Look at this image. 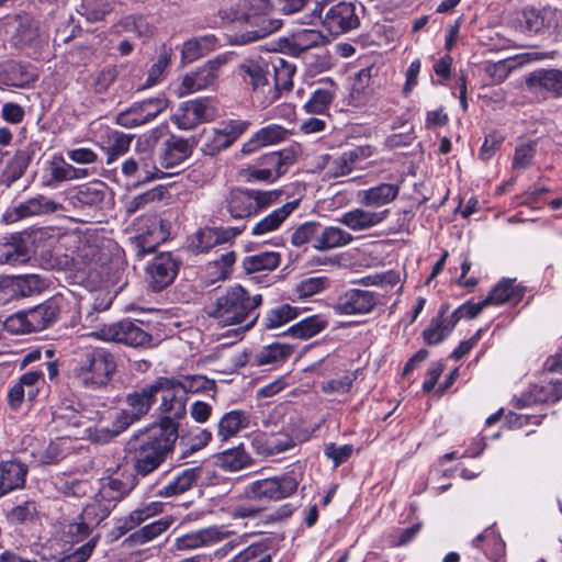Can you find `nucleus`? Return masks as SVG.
I'll use <instances>...</instances> for the list:
<instances>
[{
  "instance_id": "obj_63",
  "label": "nucleus",
  "mask_w": 562,
  "mask_h": 562,
  "mask_svg": "<svg viewBox=\"0 0 562 562\" xmlns=\"http://www.w3.org/2000/svg\"><path fill=\"white\" fill-rule=\"evenodd\" d=\"M246 499L241 501L229 509V515L234 519H244V518H256L258 517L263 507L260 506L258 499H250L245 495Z\"/></svg>"
},
{
  "instance_id": "obj_61",
  "label": "nucleus",
  "mask_w": 562,
  "mask_h": 562,
  "mask_svg": "<svg viewBox=\"0 0 562 562\" xmlns=\"http://www.w3.org/2000/svg\"><path fill=\"white\" fill-rule=\"evenodd\" d=\"M115 122L125 128H134L148 123L138 102L133 103L128 109L120 112L116 115Z\"/></svg>"
},
{
  "instance_id": "obj_27",
  "label": "nucleus",
  "mask_w": 562,
  "mask_h": 562,
  "mask_svg": "<svg viewBox=\"0 0 562 562\" xmlns=\"http://www.w3.org/2000/svg\"><path fill=\"white\" fill-rule=\"evenodd\" d=\"M319 87L316 88L310 99L304 104V110L311 114L327 113L333 103L338 86L330 78H324L318 81Z\"/></svg>"
},
{
  "instance_id": "obj_2",
  "label": "nucleus",
  "mask_w": 562,
  "mask_h": 562,
  "mask_svg": "<svg viewBox=\"0 0 562 562\" xmlns=\"http://www.w3.org/2000/svg\"><path fill=\"white\" fill-rule=\"evenodd\" d=\"M262 304V295L250 293L241 285H234L216 296L205 306L209 317L223 326L240 325L243 331L252 328L258 319V307Z\"/></svg>"
},
{
  "instance_id": "obj_35",
  "label": "nucleus",
  "mask_w": 562,
  "mask_h": 562,
  "mask_svg": "<svg viewBox=\"0 0 562 562\" xmlns=\"http://www.w3.org/2000/svg\"><path fill=\"white\" fill-rule=\"evenodd\" d=\"M288 131L281 125L271 124L260 128L247 143L243 145V153L249 154L261 146L274 145L286 139Z\"/></svg>"
},
{
  "instance_id": "obj_14",
  "label": "nucleus",
  "mask_w": 562,
  "mask_h": 562,
  "mask_svg": "<svg viewBox=\"0 0 562 562\" xmlns=\"http://www.w3.org/2000/svg\"><path fill=\"white\" fill-rule=\"evenodd\" d=\"M562 21V12L555 8L544 7L540 10L526 8L517 19L518 30L527 35L558 29Z\"/></svg>"
},
{
  "instance_id": "obj_48",
  "label": "nucleus",
  "mask_w": 562,
  "mask_h": 562,
  "mask_svg": "<svg viewBox=\"0 0 562 562\" xmlns=\"http://www.w3.org/2000/svg\"><path fill=\"white\" fill-rule=\"evenodd\" d=\"M110 513V503L99 499L86 505L78 517L92 530L108 518Z\"/></svg>"
},
{
  "instance_id": "obj_52",
  "label": "nucleus",
  "mask_w": 562,
  "mask_h": 562,
  "mask_svg": "<svg viewBox=\"0 0 562 562\" xmlns=\"http://www.w3.org/2000/svg\"><path fill=\"white\" fill-rule=\"evenodd\" d=\"M150 227L146 234L142 235V247L144 251H153L155 245L166 240L168 231L166 229V222L161 218L154 216L150 221Z\"/></svg>"
},
{
  "instance_id": "obj_55",
  "label": "nucleus",
  "mask_w": 562,
  "mask_h": 562,
  "mask_svg": "<svg viewBox=\"0 0 562 562\" xmlns=\"http://www.w3.org/2000/svg\"><path fill=\"white\" fill-rule=\"evenodd\" d=\"M140 417L135 416V413L132 411H121L116 416L114 428L98 430L97 440L104 442L110 441L111 439L117 437L122 431H124L128 426H131Z\"/></svg>"
},
{
  "instance_id": "obj_39",
  "label": "nucleus",
  "mask_w": 562,
  "mask_h": 562,
  "mask_svg": "<svg viewBox=\"0 0 562 562\" xmlns=\"http://www.w3.org/2000/svg\"><path fill=\"white\" fill-rule=\"evenodd\" d=\"M250 415L245 411L234 409L225 413L218 422L217 436L227 440L236 436L240 430L249 427Z\"/></svg>"
},
{
  "instance_id": "obj_9",
  "label": "nucleus",
  "mask_w": 562,
  "mask_h": 562,
  "mask_svg": "<svg viewBox=\"0 0 562 562\" xmlns=\"http://www.w3.org/2000/svg\"><path fill=\"white\" fill-rule=\"evenodd\" d=\"M358 5L355 2H315L312 15L322 21L323 26L334 36L356 30L360 25Z\"/></svg>"
},
{
  "instance_id": "obj_12",
  "label": "nucleus",
  "mask_w": 562,
  "mask_h": 562,
  "mask_svg": "<svg viewBox=\"0 0 562 562\" xmlns=\"http://www.w3.org/2000/svg\"><path fill=\"white\" fill-rule=\"evenodd\" d=\"M249 127V122L241 120H231L223 122L220 127L211 131H204L205 144L202 151L207 156H215L221 150L232 146Z\"/></svg>"
},
{
  "instance_id": "obj_30",
  "label": "nucleus",
  "mask_w": 562,
  "mask_h": 562,
  "mask_svg": "<svg viewBox=\"0 0 562 562\" xmlns=\"http://www.w3.org/2000/svg\"><path fill=\"white\" fill-rule=\"evenodd\" d=\"M562 397V381H550L546 385L535 384L517 398V407L524 408L537 403L558 402Z\"/></svg>"
},
{
  "instance_id": "obj_21",
  "label": "nucleus",
  "mask_w": 562,
  "mask_h": 562,
  "mask_svg": "<svg viewBox=\"0 0 562 562\" xmlns=\"http://www.w3.org/2000/svg\"><path fill=\"white\" fill-rule=\"evenodd\" d=\"M193 147L194 142L190 143V139L170 135L160 148L159 164L161 168L172 169L178 167L192 155Z\"/></svg>"
},
{
  "instance_id": "obj_45",
  "label": "nucleus",
  "mask_w": 562,
  "mask_h": 562,
  "mask_svg": "<svg viewBox=\"0 0 562 562\" xmlns=\"http://www.w3.org/2000/svg\"><path fill=\"white\" fill-rule=\"evenodd\" d=\"M300 310L288 303L270 308L263 317L262 325L266 329H277L299 316Z\"/></svg>"
},
{
  "instance_id": "obj_5",
  "label": "nucleus",
  "mask_w": 562,
  "mask_h": 562,
  "mask_svg": "<svg viewBox=\"0 0 562 562\" xmlns=\"http://www.w3.org/2000/svg\"><path fill=\"white\" fill-rule=\"evenodd\" d=\"M155 397L160 394L161 403L158 406L159 423L151 428L161 430H172V437L178 439L179 420L187 415V396L182 395L181 390L176 385L175 378L159 376L154 381Z\"/></svg>"
},
{
  "instance_id": "obj_42",
  "label": "nucleus",
  "mask_w": 562,
  "mask_h": 562,
  "mask_svg": "<svg viewBox=\"0 0 562 562\" xmlns=\"http://www.w3.org/2000/svg\"><path fill=\"white\" fill-rule=\"evenodd\" d=\"M328 321L321 315L306 317L288 329V334L300 339H308L323 331Z\"/></svg>"
},
{
  "instance_id": "obj_41",
  "label": "nucleus",
  "mask_w": 562,
  "mask_h": 562,
  "mask_svg": "<svg viewBox=\"0 0 562 562\" xmlns=\"http://www.w3.org/2000/svg\"><path fill=\"white\" fill-rule=\"evenodd\" d=\"M281 256L277 251H263L256 255L246 256L243 259L241 267L247 274L272 271L280 265Z\"/></svg>"
},
{
  "instance_id": "obj_43",
  "label": "nucleus",
  "mask_w": 562,
  "mask_h": 562,
  "mask_svg": "<svg viewBox=\"0 0 562 562\" xmlns=\"http://www.w3.org/2000/svg\"><path fill=\"white\" fill-rule=\"evenodd\" d=\"M30 156L25 151H18L7 164L1 177L0 183L7 188L11 187L25 172L30 165Z\"/></svg>"
},
{
  "instance_id": "obj_31",
  "label": "nucleus",
  "mask_w": 562,
  "mask_h": 562,
  "mask_svg": "<svg viewBox=\"0 0 562 562\" xmlns=\"http://www.w3.org/2000/svg\"><path fill=\"white\" fill-rule=\"evenodd\" d=\"M449 305L442 304L437 316L430 321L428 327L423 331V338L427 345L435 346L446 339L456 327V319L448 317Z\"/></svg>"
},
{
  "instance_id": "obj_3",
  "label": "nucleus",
  "mask_w": 562,
  "mask_h": 562,
  "mask_svg": "<svg viewBox=\"0 0 562 562\" xmlns=\"http://www.w3.org/2000/svg\"><path fill=\"white\" fill-rule=\"evenodd\" d=\"M115 368L114 356L106 349L79 347L74 358L72 376L80 385L95 390L108 384Z\"/></svg>"
},
{
  "instance_id": "obj_46",
  "label": "nucleus",
  "mask_w": 562,
  "mask_h": 562,
  "mask_svg": "<svg viewBox=\"0 0 562 562\" xmlns=\"http://www.w3.org/2000/svg\"><path fill=\"white\" fill-rule=\"evenodd\" d=\"M154 402V382L142 387L139 391H135L134 393L128 394L126 397V403L131 407V411L135 413V416L139 417L148 413Z\"/></svg>"
},
{
  "instance_id": "obj_53",
  "label": "nucleus",
  "mask_w": 562,
  "mask_h": 562,
  "mask_svg": "<svg viewBox=\"0 0 562 562\" xmlns=\"http://www.w3.org/2000/svg\"><path fill=\"white\" fill-rule=\"evenodd\" d=\"M38 514L37 504L34 499H27L15 505L8 513L7 518L12 525L33 522Z\"/></svg>"
},
{
  "instance_id": "obj_16",
  "label": "nucleus",
  "mask_w": 562,
  "mask_h": 562,
  "mask_svg": "<svg viewBox=\"0 0 562 562\" xmlns=\"http://www.w3.org/2000/svg\"><path fill=\"white\" fill-rule=\"evenodd\" d=\"M380 296L368 290L350 289L344 292L333 305L338 315H366L373 311Z\"/></svg>"
},
{
  "instance_id": "obj_13",
  "label": "nucleus",
  "mask_w": 562,
  "mask_h": 562,
  "mask_svg": "<svg viewBox=\"0 0 562 562\" xmlns=\"http://www.w3.org/2000/svg\"><path fill=\"white\" fill-rule=\"evenodd\" d=\"M181 261L171 252L156 255L146 267V278L153 291H161L176 279Z\"/></svg>"
},
{
  "instance_id": "obj_29",
  "label": "nucleus",
  "mask_w": 562,
  "mask_h": 562,
  "mask_svg": "<svg viewBox=\"0 0 562 562\" xmlns=\"http://www.w3.org/2000/svg\"><path fill=\"white\" fill-rule=\"evenodd\" d=\"M400 193V186L382 182L358 192V202L366 207H382L393 202Z\"/></svg>"
},
{
  "instance_id": "obj_23",
  "label": "nucleus",
  "mask_w": 562,
  "mask_h": 562,
  "mask_svg": "<svg viewBox=\"0 0 562 562\" xmlns=\"http://www.w3.org/2000/svg\"><path fill=\"white\" fill-rule=\"evenodd\" d=\"M295 446L293 438L286 432H259L251 439V447L258 456L272 457Z\"/></svg>"
},
{
  "instance_id": "obj_25",
  "label": "nucleus",
  "mask_w": 562,
  "mask_h": 562,
  "mask_svg": "<svg viewBox=\"0 0 562 562\" xmlns=\"http://www.w3.org/2000/svg\"><path fill=\"white\" fill-rule=\"evenodd\" d=\"M526 85L535 92L546 93L554 98L562 97V70H536L528 76Z\"/></svg>"
},
{
  "instance_id": "obj_37",
  "label": "nucleus",
  "mask_w": 562,
  "mask_h": 562,
  "mask_svg": "<svg viewBox=\"0 0 562 562\" xmlns=\"http://www.w3.org/2000/svg\"><path fill=\"white\" fill-rule=\"evenodd\" d=\"M273 70V82L271 88L276 89V101L280 98L283 91H290L293 87V76L295 74V66L288 60L276 57L271 59L270 71Z\"/></svg>"
},
{
  "instance_id": "obj_44",
  "label": "nucleus",
  "mask_w": 562,
  "mask_h": 562,
  "mask_svg": "<svg viewBox=\"0 0 562 562\" xmlns=\"http://www.w3.org/2000/svg\"><path fill=\"white\" fill-rule=\"evenodd\" d=\"M171 525L170 518H160L158 520H155L148 525L143 526L142 528L137 529L133 533L130 535L128 541L133 544L142 546L145 544L157 537H159L161 533L168 530V528Z\"/></svg>"
},
{
  "instance_id": "obj_6",
  "label": "nucleus",
  "mask_w": 562,
  "mask_h": 562,
  "mask_svg": "<svg viewBox=\"0 0 562 562\" xmlns=\"http://www.w3.org/2000/svg\"><path fill=\"white\" fill-rule=\"evenodd\" d=\"M353 236L338 226H322L318 222L307 221L299 225L291 234V244L302 247L312 244L318 251H328L351 244Z\"/></svg>"
},
{
  "instance_id": "obj_8",
  "label": "nucleus",
  "mask_w": 562,
  "mask_h": 562,
  "mask_svg": "<svg viewBox=\"0 0 562 562\" xmlns=\"http://www.w3.org/2000/svg\"><path fill=\"white\" fill-rule=\"evenodd\" d=\"M241 19L255 29L235 35V43L250 44L277 32L282 26L280 19L268 18L273 10L270 0H246L243 4Z\"/></svg>"
},
{
  "instance_id": "obj_7",
  "label": "nucleus",
  "mask_w": 562,
  "mask_h": 562,
  "mask_svg": "<svg viewBox=\"0 0 562 562\" xmlns=\"http://www.w3.org/2000/svg\"><path fill=\"white\" fill-rule=\"evenodd\" d=\"M279 196L278 191L235 188L223 196L220 213L225 210L234 220L247 218L278 202Z\"/></svg>"
},
{
  "instance_id": "obj_10",
  "label": "nucleus",
  "mask_w": 562,
  "mask_h": 562,
  "mask_svg": "<svg viewBox=\"0 0 562 562\" xmlns=\"http://www.w3.org/2000/svg\"><path fill=\"white\" fill-rule=\"evenodd\" d=\"M299 487V481L293 473H283L251 482L245 487V495L259 503L279 502L292 496Z\"/></svg>"
},
{
  "instance_id": "obj_36",
  "label": "nucleus",
  "mask_w": 562,
  "mask_h": 562,
  "mask_svg": "<svg viewBox=\"0 0 562 562\" xmlns=\"http://www.w3.org/2000/svg\"><path fill=\"white\" fill-rule=\"evenodd\" d=\"M218 40L213 34L193 37L183 43L181 49V61L183 64H191L204 55L214 50L217 46Z\"/></svg>"
},
{
  "instance_id": "obj_51",
  "label": "nucleus",
  "mask_w": 562,
  "mask_h": 562,
  "mask_svg": "<svg viewBox=\"0 0 562 562\" xmlns=\"http://www.w3.org/2000/svg\"><path fill=\"white\" fill-rule=\"evenodd\" d=\"M176 385L180 387L184 396L188 393H206L215 389L214 380H210L205 375H184L181 379H176Z\"/></svg>"
},
{
  "instance_id": "obj_20",
  "label": "nucleus",
  "mask_w": 562,
  "mask_h": 562,
  "mask_svg": "<svg viewBox=\"0 0 562 562\" xmlns=\"http://www.w3.org/2000/svg\"><path fill=\"white\" fill-rule=\"evenodd\" d=\"M233 531L212 526L177 537L175 547L178 550H194L207 547L227 539Z\"/></svg>"
},
{
  "instance_id": "obj_40",
  "label": "nucleus",
  "mask_w": 562,
  "mask_h": 562,
  "mask_svg": "<svg viewBox=\"0 0 562 562\" xmlns=\"http://www.w3.org/2000/svg\"><path fill=\"white\" fill-rule=\"evenodd\" d=\"M292 346L286 344L273 342L259 350L254 357V363L257 366H278L288 360L293 353Z\"/></svg>"
},
{
  "instance_id": "obj_33",
  "label": "nucleus",
  "mask_w": 562,
  "mask_h": 562,
  "mask_svg": "<svg viewBox=\"0 0 562 562\" xmlns=\"http://www.w3.org/2000/svg\"><path fill=\"white\" fill-rule=\"evenodd\" d=\"M200 475L201 468L199 467L184 469L166 485L159 487L156 491V495L159 497L168 498L183 494L192 487Z\"/></svg>"
},
{
  "instance_id": "obj_34",
  "label": "nucleus",
  "mask_w": 562,
  "mask_h": 562,
  "mask_svg": "<svg viewBox=\"0 0 562 562\" xmlns=\"http://www.w3.org/2000/svg\"><path fill=\"white\" fill-rule=\"evenodd\" d=\"M162 510L164 504L161 502L154 501L143 503L121 521V525L117 526V530L120 531V535H125L149 518L161 514Z\"/></svg>"
},
{
  "instance_id": "obj_26",
  "label": "nucleus",
  "mask_w": 562,
  "mask_h": 562,
  "mask_svg": "<svg viewBox=\"0 0 562 562\" xmlns=\"http://www.w3.org/2000/svg\"><path fill=\"white\" fill-rule=\"evenodd\" d=\"M389 213V210L375 212L357 207L344 213L337 221L353 232H360L380 225Z\"/></svg>"
},
{
  "instance_id": "obj_38",
  "label": "nucleus",
  "mask_w": 562,
  "mask_h": 562,
  "mask_svg": "<svg viewBox=\"0 0 562 562\" xmlns=\"http://www.w3.org/2000/svg\"><path fill=\"white\" fill-rule=\"evenodd\" d=\"M525 288L515 283V279H503L486 297L488 305L509 302L517 304L522 300Z\"/></svg>"
},
{
  "instance_id": "obj_59",
  "label": "nucleus",
  "mask_w": 562,
  "mask_h": 562,
  "mask_svg": "<svg viewBox=\"0 0 562 562\" xmlns=\"http://www.w3.org/2000/svg\"><path fill=\"white\" fill-rule=\"evenodd\" d=\"M27 259V250L21 244L8 243L0 246V265L15 266L26 262Z\"/></svg>"
},
{
  "instance_id": "obj_1",
  "label": "nucleus",
  "mask_w": 562,
  "mask_h": 562,
  "mask_svg": "<svg viewBox=\"0 0 562 562\" xmlns=\"http://www.w3.org/2000/svg\"><path fill=\"white\" fill-rule=\"evenodd\" d=\"M172 430L167 434L146 428L134 434L125 446V462L135 477H146L155 472L173 451L176 438Z\"/></svg>"
},
{
  "instance_id": "obj_58",
  "label": "nucleus",
  "mask_w": 562,
  "mask_h": 562,
  "mask_svg": "<svg viewBox=\"0 0 562 562\" xmlns=\"http://www.w3.org/2000/svg\"><path fill=\"white\" fill-rule=\"evenodd\" d=\"M110 0H83L79 11L89 22H98L112 11Z\"/></svg>"
},
{
  "instance_id": "obj_19",
  "label": "nucleus",
  "mask_w": 562,
  "mask_h": 562,
  "mask_svg": "<svg viewBox=\"0 0 562 562\" xmlns=\"http://www.w3.org/2000/svg\"><path fill=\"white\" fill-rule=\"evenodd\" d=\"M212 117L213 111L209 101L200 98L183 102L172 115L171 121L179 130L189 131L203 122L212 120Z\"/></svg>"
},
{
  "instance_id": "obj_50",
  "label": "nucleus",
  "mask_w": 562,
  "mask_h": 562,
  "mask_svg": "<svg viewBox=\"0 0 562 562\" xmlns=\"http://www.w3.org/2000/svg\"><path fill=\"white\" fill-rule=\"evenodd\" d=\"M364 157L366 153L363 148L358 147L345 151L339 157L331 160L329 170L335 177L346 176L353 170L355 164Z\"/></svg>"
},
{
  "instance_id": "obj_11",
  "label": "nucleus",
  "mask_w": 562,
  "mask_h": 562,
  "mask_svg": "<svg viewBox=\"0 0 562 562\" xmlns=\"http://www.w3.org/2000/svg\"><path fill=\"white\" fill-rule=\"evenodd\" d=\"M89 336L131 347H143L148 345L151 340V336L142 328V324L131 319H122L116 323L103 325L98 330L90 333Z\"/></svg>"
},
{
  "instance_id": "obj_54",
  "label": "nucleus",
  "mask_w": 562,
  "mask_h": 562,
  "mask_svg": "<svg viewBox=\"0 0 562 562\" xmlns=\"http://www.w3.org/2000/svg\"><path fill=\"white\" fill-rule=\"evenodd\" d=\"M52 483L57 492L68 497H80L87 492L86 482L65 474L54 476Z\"/></svg>"
},
{
  "instance_id": "obj_56",
  "label": "nucleus",
  "mask_w": 562,
  "mask_h": 562,
  "mask_svg": "<svg viewBox=\"0 0 562 562\" xmlns=\"http://www.w3.org/2000/svg\"><path fill=\"white\" fill-rule=\"evenodd\" d=\"M229 562H271L268 546L263 542L252 543L233 557Z\"/></svg>"
},
{
  "instance_id": "obj_60",
  "label": "nucleus",
  "mask_w": 562,
  "mask_h": 562,
  "mask_svg": "<svg viewBox=\"0 0 562 562\" xmlns=\"http://www.w3.org/2000/svg\"><path fill=\"white\" fill-rule=\"evenodd\" d=\"M104 195V184L97 182L82 186L77 193V200L82 205L97 206L103 202Z\"/></svg>"
},
{
  "instance_id": "obj_64",
  "label": "nucleus",
  "mask_w": 562,
  "mask_h": 562,
  "mask_svg": "<svg viewBox=\"0 0 562 562\" xmlns=\"http://www.w3.org/2000/svg\"><path fill=\"white\" fill-rule=\"evenodd\" d=\"M31 80H33V76L27 71L23 70V67L15 63H9L5 66V77L3 79V83L11 87H25Z\"/></svg>"
},
{
  "instance_id": "obj_4",
  "label": "nucleus",
  "mask_w": 562,
  "mask_h": 562,
  "mask_svg": "<svg viewBox=\"0 0 562 562\" xmlns=\"http://www.w3.org/2000/svg\"><path fill=\"white\" fill-rule=\"evenodd\" d=\"M271 58L254 53L237 64L234 72L250 92L252 101L266 108L276 102V89L271 88Z\"/></svg>"
},
{
  "instance_id": "obj_18",
  "label": "nucleus",
  "mask_w": 562,
  "mask_h": 562,
  "mask_svg": "<svg viewBox=\"0 0 562 562\" xmlns=\"http://www.w3.org/2000/svg\"><path fill=\"white\" fill-rule=\"evenodd\" d=\"M226 63V58L217 56L209 60L195 71L187 74L180 86L181 94H189L212 87L218 77L220 68Z\"/></svg>"
},
{
  "instance_id": "obj_22",
  "label": "nucleus",
  "mask_w": 562,
  "mask_h": 562,
  "mask_svg": "<svg viewBox=\"0 0 562 562\" xmlns=\"http://www.w3.org/2000/svg\"><path fill=\"white\" fill-rule=\"evenodd\" d=\"M29 467L18 458L0 462V498L25 486Z\"/></svg>"
},
{
  "instance_id": "obj_57",
  "label": "nucleus",
  "mask_w": 562,
  "mask_h": 562,
  "mask_svg": "<svg viewBox=\"0 0 562 562\" xmlns=\"http://www.w3.org/2000/svg\"><path fill=\"white\" fill-rule=\"evenodd\" d=\"M100 536L91 537L87 542L77 548H70L64 555L56 560V562H87L93 553Z\"/></svg>"
},
{
  "instance_id": "obj_28",
  "label": "nucleus",
  "mask_w": 562,
  "mask_h": 562,
  "mask_svg": "<svg viewBox=\"0 0 562 562\" xmlns=\"http://www.w3.org/2000/svg\"><path fill=\"white\" fill-rule=\"evenodd\" d=\"M289 156L282 151H271L259 158V168H254L250 176L260 181H273L285 172Z\"/></svg>"
},
{
  "instance_id": "obj_62",
  "label": "nucleus",
  "mask_w": 562,
  "mask_h": 562,
  "mask_svg": "<svg viewBox=\"0 0 562 562\" xmlns=\"http://www.w3.org/2000/svg\"><path fill=\"white\" fill-rule=\"evenodd\" d=\"M91 531L92 530L78 517L77 520L64 525L63 538L68 543L77 544L86 540Z\"/></svg>"
},
{
  "instance_id": "obj_32",
  "label": "nucleus",
  "mask_w": 562,
  "mask_h": 562,
  "mask_svg": "<svg viewBox=\"0 0 562 562\" xmlns=\"http://www.w3.org/2000/svg\"><path fill=\"white\" fill-rule=\"evenodd\" d=\"M299 204L300 201L294 200L273 210L252 226L251 235L262 236L279 229L284 221L299 207Z\"/></svg>"
},
{
  "instance_id": "obj_49",
  "label": "nucleus",
  "mask_w": 562,
  "mask_h": 562,
  "mask_svg": "<svg viewBox=\"0 0 562 562\" xmlns=\"http://www.w3.org/2000/svg\"><path fill=\"white\" fill-rule=\"evenodd\" d=\"M119 27L123 32L133 33L144 43L151 38L155 33V27L144 16H126L121 20V22L119 23Z\"/></svg>"
},
{
  "instance_id": "obj_15",
  "label": "nucleus",
  "mask_w": 562,
  "mask_h": 562,
  "mask_svg": "<svg viewBox=\"0 0 562 562\" xmlns=\"http://www.w3.org/2000/svg\"><path fill=\"white\" fill-rule=\"evenodd\" d=\"M59 315V306L55 302H46L37 305L36 307L25 312L10 316L5 321L7 328H16L14 323L24 324L27 331H41L53 323H55Z\"/></svg>"
},
{
  "instance_id": "obj_47",
  "label": "nucleus",
  "mask_w": 562,
  "mask_h": 562,
  "mask_svg": "<svg viewBox=\"0 0 562 562\" xmlns=\"http://www.w3.org/2000/svg\"><path fill=\"white\" fill-rule=\"evenodd\" d=\"M57 210V204L43 195L31 198L15 207L19 217H29L34 215L53 213Z\"/></svg>"
},
{
  "instance_id": "obj_24",
  "label": "nucleus",
  "mask_w": 562,
  "mask_h": 562,
  "mask_svg": "<svg viewBox=\"0 0 562 562\" xmlns=\"http://www.w3.org/2000/svg\"><path fill=\"white\" fill-rule=\"evenodd\" d=\"M133 136L124 134L111 127L100 130L98 144L106 154V164L111 165L117 157L124 155L130 149Z\"/></svg>"
},
{
  "instance_id": "obj_17",
  "label": "nucleus",
  "mask_w": 562,
  "mask_h": 562,
  "mask_svg": "<svg viewBox=\"0 0 562 562\" xmlns=\"http://www.w3.org/2000/svg\"><path fill=\"white\" fill-rule=\"evenodd\" d=\"M122 173L137 182H150L161 179L165 173L156 166L150 150L137 151L122 164Z\"/></svg>"
}]
</instances>
